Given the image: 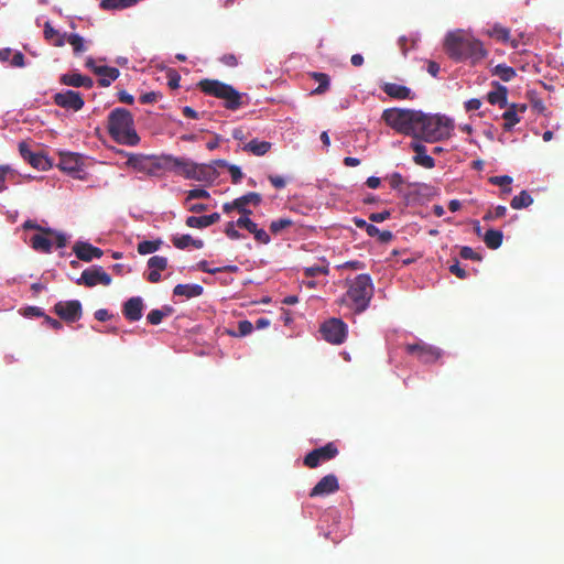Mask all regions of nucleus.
Instances as JSON below:
<instances>
[{"instance_id":"f257e3e1","label":"nucleus","mask_w":564,"mask_h":564,"mask_svg":"<svg viewBox=\"0 0 564 564\" xmlns=\"http://www.w3.org/2000/svg\"><path fill=\"white\" fill-rule=\"evenodd\" d=\"M444 48L449 58L455 62H468L470 65L478 64L488 54L481 41L460 30L446 35Z\"/></svg>"},{"instance_id":"f03ea898","label":"nucleus","mask_w":564,"mask_h":564,"mask_svg":"<svg viewBox=\"0 0 564 564\" xmlns=\"http://www.w3.org/2000/svg\"><path fill=\"white\" fill-rule=\"evenodd\" d=\"M454 130V122L446 116L425 115L419 111L414 139L425 142H438L448 139Z\"/></svg>"},{"instance_id":"7ed1b4c3","label":"nucleus","mask_w":564,"mask_h":564,"mask_svg":"<svg viewBox=\"0 0 564 564\" xmlns=\"http://www.w3.org/2000/svg\"><path fill=\"white\" fill-rule=\"evenodd\" d=\"M108 132L118 143L134 147L139 144L140 137L134 129L132 113L126 108H115L108 115Z\"/></svg>"},{"instance_id":"20e7f679","label":"nucleus","mask_w":564,"mask_h":564,"mask_svg":"<svg viewBox=\"0 0 564 564\" xmlns=\"http://www.w3.org/2000/svg\"><path fill=\"white\" fill-rule=\"evenodd\" d=\"M345 297L350 302L355 313L365 312L373 296V283L369 274L362 273L352 280H347Z\"/></svg>"},{"instance_id":"39448f33","label":"nucleus","mask_w":564,"mask_h":564,"mask_svg":"<svg viewBox=\"0 0 564 564\" xmlns=\"http://www.w3.org/2000/svg\"><path fill=\"white\" fill-rule=\"evenodd\" d=\"M203 93L225 100V107L229 110H237L242 106V95L231 85L217 79H203L198 83Z\"/></svg>"},{"instance_id":"423d86ee","label":"nucleus","mask_w":564,"mask_h":564,"mask_svg":"<svg viewBox=\"0 0 564 564\" xmlns=\"http://www.w3.org/2000/svg\"><path fill=\"white\" fill-rule=\"evenodd\" d=\"M419 111L412 109L390 108L382 112V120L399 133L414 138Z\"/></svg>"},{"instance_id":"0eeeda50","label":"nucleus","mask_w":564,"mask_h":564,"mask_svg":"<svg viewBox=\"0 0 564 564\" xmlns=\"http://www.w3.org/2000/svg\"><path fill=\"white\" fill-rule=\"evenodd\" d=\"M319 330L326 341L333 345H340L347 337L348 327L340 318L333 317L324 322Z\"/></svg>"},{"instance_id":"6e6552de","label":"nucleus","mask_w":564,"mask_h":564,"mask_svg":"<svg viewBox=\"0 0 564 564\" xmlns=\"http://www.w3.org/2000/svg\"><path fill=\"white\" fill-rule=\"evenodd\" d=\"M338 455V448L335 443L329 442L326 445L311 451L304 457V465L308 468H316L321 463L328 462Z\"/></svg>"},{"instance_id":"1a4fd4ad","label":"nucleus","mask_w":564,"mask_h":564,"mask_svg":"<svg viewBox=\"0 0 564 564\" xmlns=\"http://www.w3.org/2000/svg\"><path fill=\"white\" fill-rule=\"evenodd\" d=\"M111 281V276L101 267L94 265L84 270L76 283L87 288H94L97 284L110 285Z\"/></svg>"},{"instance_id":"9d476101","label":"nucleus","mask_w":564,"mask_h":564,"mask_svg":"<svg viewBox=\"0 0 564 564\" xmlns=\"http://www.w3.org/2000/svg\"><path fill=\"white\" fill-rule=\"evenodd\" d=\"M54 313L66 323H74L83 315L82 303L78 300L61 301L54 305Z\"/></svg>"},{"instance_id":"9b49d317","label":"nucleus","mask_w":564,"mask_h":564,"mask_svg":"<svg viewBox=\"0 0 564 564\" xmlns=\"http://www.w3.org/2000/svg\"><path fill=\"white\" fill-rule=\"evenodd\" d=\"M408 354L415 356L420 361L424 364L435 362L441 357V350L436 347L427 345L423 341L415 344H408L405 346Z\"/></svg>"},{"instance_id":"f8f14e48","label":"nucleus","mask_w":564,"mask_h":564,"mask_svg":"<svg viewBox=\"0 0 564 564\" xmlns=\"http://www.w3.org/2000/svg\"><path fill=\"white\" fill-rule=\"evenodd\" d=\"M53 100L58 107L73 111H79L85 105L80 93L75 90L56 93L53 96Z\"/></svg>"},{"instance_id":"ddd939ff","label":"nucleus","mask_w":564,"mask_h":564,"mask_svg":"<svg viewBox=\"0 0 564 564\" xmlns=\"http://www.w3.org/2000/svg\"><path fill=\"white\" fill-rule=\"evenodd\" d=\"M19 152L20 155L34 169L45 171L52 166L46 155H44L42 152H32L25 141L19 143Z\"/></svg>"},{"instance_id":"4468645a","label":"nucleus","mask_w":564,"mask_h":564,"mask_svg":"<svg viewBox=\"0 0 564 564\" xmlns=\"http://www.w3.org/2000/svg\"><path fill=\"white\" fill-rule=\"evenodd\" d=\"M86 66L89 67L96 75L99 76L98 84L101 87H108L110 84L116 80L120 72L116 67H110L106 65H96L94 59L89 58L86 62Z\"/></svg>"},{"instance_id":"2eb2a0df","label":"nucleus","mask_w":564,"mask_h":564,"mask_svg":"<svg viewBox=\"0 0 564 564\" xmlns=\"http://www.w3.org/2000/svg\"><path fill=\"white\" fill-rule=\"evenodd\" d=\"M339 489L338 479L334 474L324 476L311 490L310 497L327 496Z\"/></svg>"},{"instance_id":"dca6fc26","label":"nucleus","mask_w":564,"mask_h":564,"mask_svg":"<svg viewBox=\"0 0 564 564\" xmlns=\"http://www.w3.org/2000/svg\"><path fill=\"white\" fill-rule=\"evenodd\" d=\"M507 107V110L502 113V119L505 120L503 130L511 131L521 121L520 115L527 111L528 106L525 104H511Z\"/></svg>"},{"instance_id":"f3484780","label":"nucleus","mask_w":564,"mask_h":564,"mask_svg":"<svg viewBox=\"0 0 564 564\" xmlns=\"http://www.w3.org/2000/svg\"><path fill=\"white\" fill-rule=\"evenodd\" d=\"M410 148L414 151L413 162L425 169H433L435 160L426 153V147L419 140L414 139L410 143Z\"/></svg>"},{"instance_id":"a211bd4d","label":"nucleus","mask_w":564,"mask_h":564,"mask_svg":"<svg viewBox=\"0 0 564 564\" xmlns=\"http://www.w3.org/2000/svg\"><path fill=\"white\" fill-rule=\"evenodd\" d=\"M73 251L79 260L85 262H89L95 258L98 259L104 254L100 248L83 241L76 242L73 247Z\"/></svg>"},{"instance_id":"6ab92c4d","label":"nucleus","mask_w":564,"mask_h":564,"mask_svg":"<svg viewBox=\"0 0 564 564\" xmlns=\"http://www.w3.org/2000/svg\"><path fill=\"white\" fill-rule=\"evenodd\" d=\"M57 166L62 171L75 175L82 171V158L77 153H61Z\"/></svg>"},{"instance_id":"aec40b11","label":"nucleus","mask_w":564,"mask_h":564,"mask_svg":"<svg viewBox=\"0 0 564 564\" xmlns=\"http://www.w3.org/2000/svg\"><path fill=\"white\" fill-rule=\"evenodd\" d=\"M143 301L140 296L130 297L122 307L123 316L130 322H137L142 317Z\"/></svg>"},{"instance_id":"412c9836","label":"nucleus","mask_w":564,"mask_h":564,"mask_svg":"<svg viewBox=\"0 0 564 564\" xmlns=\"http://www.w3.org/2000/svg\"><path fill=\"white\" fill-rule=\"evenodd\" d=\"M149 274L148 281L151 283H158L161 281V271L167 268V259L162 256H153L148 260Z\"/></svg>"},{"instance_id":"4be33fe9","label":"nucleus","mask_w":564,"mask_h":564,"mask_svg":"<svg viewBox=\"0 0 564 564\" xmlns=\"http://www.w3.org/2000/svg\"><path fill=\"white\" fill-rule=\"evenodd\" d=\"M381 89L391 98L398 99V100H405V99H414L415 95L412 93V90L400 84L395 83H384L381 86Z\"/></svg>"},{"instance_id":"5701e85b","label":"nucleus","mask_w":564,"mask_h":564,"mask_svg":"<svg viewBox=\"0 0 564 564\" xmlns=\"http://www.w3.org/2000/svg\"><path fill=\"white\" fill-rule=\"evenodd\" d=\"M194 170L192 175H189V180L214 182L218 177V172L214 165L195 163Z\"/></svg>"},{"instance_id":"b1692460","label":"nucleus","mask_w":564,"mask_h":564,"mask_svg":"<svg viewBox=\"0 0 564 564\" xmlns=\"http://www.w3.org/2000/svg\"><path fill=\"white\" fill-rule=\"evenodd\" d=\"M59 82L66 86L85 87L88 89L94 86V80L90 77L78 73L64 74L61 76Z\"/></svg>"},{"instance_id":"393cba45","label":"nucleus","mask_w":564,"mask_h":564,"mask_svg":"<svg viewBox=\"0 0 564 564\" xmlns=\"http://www.w3.org/2000/svg\"><path fill=\"white\" fill-rule=\"evenodd\" d=\"M492 85L496 89L487 94V100L491 105H498L500 108H506L508 106V88L498 82H494Z\"/></svg>"},{"instance_id":"a878e982","label":"nucleus","mask_w":564,"mask_h":564,"mask_svg":"<svg viewBox=\"0 0 564 564\" xmlns=\"http://www.w3.org/2000/svg\"><path fill=\"white\" fill-rule=\"evenodd\" d=\"M220 215L218 213H213L205 216H189L186 218L185 224L191 228H206L218 223Z\"/></svg>"},{"instance_id":"bb28decb","label":"nucleus","mask_w":564,"mask_h":564,"mask_svg":"<svg viewBox=\"0 0 564 564\" xmlns=\"http://www.w3.org/2000/svg\"><path fill=\"white\" fill-rule=\"evenodd\" d=\"M261 195L254 192H249L238 198L235 199V204L239 206V213L241 215H251L252 212L247 208V205L252 204L253 206H258L261 203Z\"/></svg>"},{"instance_id":"cd10ccee","label":"nucleus","mask_w":564,"mask_h":564,"mask_svg":"<svg viewBox=\"0 0 564 564\" xmlns=\"http://www.w3.org/2000/svg\"><path fill=\"white\" fill-rule=\"evenodd\" d=\"M203 292L204 288L199 284H177L173 289L174 296H183L187 300L198 297Z\"/></svg>"},{"instance_id":"c85d7f7f","label":"nucleus","mask_w":564,"mask_h":564,"mask_svg":"<svg viewBox=\"0 0 564 564\" xmlns=\"http://www.w3.org/2000/svg\"><path fill=\"white\" fill-rule=\"evenodd\" d=\"M271 142L252 139L242 147V150L256 156H262L271 150Z\"/></svg>"},{"instance_id":"c756f323","label":"nucleus","mask_w":564,"mask_h":564,"mask_svg":"<svg viewBox=\"0 0 564 564\" xmlns=\"http://www.w3.org/2000/svg\"><path fill=\"white\" fill-rule=\"evenodd\" d=\"M44 39L48 41L52 45L56 47L64 46L66 42V34L59 33L57 30L53 28L51 22L44 23Z\"/></svg>"},{"instance_id":"7c9ffc66","label":"nucleus","mask_w":564,"mask_h":564,"mask_svg":"<svg viewBox=\"0 0 564 564\" xmlns=\"http://www.w3.org/2000/svg\"><path fill=\"white\" fill-rule=\"evenodd\" d=\"M172 242L175 248L182 250L188 247H193L195 249H202L204 247L203 240L194 239L191 235L174 236L172 238Z\"/></svg>"},{"instance_id":"2f4dec72","label":"nucleus","mask_w":564,"mask_h":564,"mask_svg":"<svg viewBox=\"0 0 564 564\" xmlns=\"http://www.w3.org/2000/svg\"><path fill=\"white\" fill-rule=\"evenodd\" d=\"M308 75L311 78L318 83V86L312 91V95H323L329 89L330 78L327 74L312 72Z\"/></svg>"},{"instance_id":"473e14b6","label":"nucleus","mask_w":564,"mask_h":564,"mask_svg":"<svg viewBox=\"0 0 564 564\" xmlns=\"http://www.w3.org/2000/svg\"><path fill=\"white\" fill-rule=\"evenodd\" d=\"M486 33L489 37L501 43L510 41V29L501 25L500 23H495Z\"/></svg>"},{"instance_id":"72a5a7b5","label":"nucleus","mask_w":564,"mask_h":564,"mask_svg":"<svg viewBox=\"0 0 564 564\" xmlns=\"http://www.w3.org/2000/svg\"><path fill=\"white\" fill-rule=\"evenodd\" d=\"M194 169L195 162L184 158H176L174 173L189 180V175H192L193 171H195Z\"/></svg>"},{"instance_id":"f704fd0d","label":"nucleus","mask_w":564,"mask_h":564,"mask_svg":"<svg viewBox=\"0 0 564 564\" xmlns=\"http://www.w3.org/2000/svg\"><path fill=\"white\" fill-rule=\"evenodd\" d=\"M52 240L44 235H34L31 238V247L43 253H50L52 251Z\"/></svg>"},{"instance_id":"c9c22d12","label":"nucleus","mask_w":564,"mask_h":564,"mask_svg":"<svg viewBox=\"0 0 564 564\" xmlns=\"http://www.w3.org/2000/svg\"><path fill=\"white\" fill-rule=\"evenodd\" d=\"M491 74L494 76H498L502 82H506V83L512 80L517 76L516 69L506 64L496 65L492 68Z\"/></svg>"},{"instance_id":"e433bc0d","label":"nucleus","mask_w":564,"mask_h":564,"mask_svg":"<svg viewBox=\"0 0 564 564\" xmlns=\"http://www.w3.org/2000/svg\"><path fill=\"white\" fill-rule=\"evenodd\" d=\"M175 162H176L175 156L163 154L160 156H154L152 165L159 170L174 172Z\"/></svg>"},{"instance_id":"4c0bfd02","label":"nucleus","mask_w":564,"mask_h":564,"mask_svg":"<svg viewBox=\"0 0 564 564\" xmlns=\"http://www.w3.org/2000/svg\"><path fill=\"white\" fill-rule=\"evenodd\" d=\"M502 232L496 229H489L484 235V242L489 249H498L502 245Z\"/></svg>"},{"instance_id":"58836bf2","label":"nucleus","mask_w":564,"mask_h":564,"mask_svg":"<svg viewBox=\"0 0 564 564\" xmlns=\"http://www.w3.org/2000/svg\"><path fill=\"white\" fill-rule=\"evenodd\" d=\"M138 2L139 0H101L100 8L104 10H122Z\"/></svg>"},{"instance_id":"ea45409f","label":"nucleus","mask_w":564,"mask_h":564,"mask_svg":"<svg viewBox=\"0 0 564 564\" xmlns=\"http://www.w3.org/2000/svg\"><path fill=\"white\" fill-rule=\"evenodd\" d=\"M532 203H533V198L531 197V195L527 191H522V192H520L519 195H516L511 199L510 206L513 209H521V208L530 206Z\"/></svg>"},{"instance_id":"a19ab883","label":"nucleus","mask_w":564,"mask_h":564,"mask_svg":"<svg viewBox=\"0 0 564 564\" xmlns=\"http://www.w3.org/2000/svg\"><path fill=\"white\" fill-rule=\"evenodd\" d=\"M161 245H162L161 239L153 240V241L144 240L138 245V252L140 254H150V253H153L156 250H159Z\"/></svg>"},{"instance_id":"79ce46f5","label":"nucleus","mask_w":564,"mask_h":564,"mask_svg":"<svg viewBox=\"0 0 564 564\" xmlns=\"http://www.w3.org/2000/svg\"><path fill=\"white\" fill-rule=\"evenodd\" d=\"M66 42L72 45L75 54H79L86 51L85 41L79 34L74 33L66 35Z\"/></svg>"},{"instance_id":"37998d69","label":"nucleus","mask_w":564,"mask_h":564,"mask_svg":"<svg viewBox=\"0 0 564 564\" xmlns=\"http://www.w3.org/2000/svg\"><path fill=\"white\" fill-rule=\"evenodd\" d=\"M172 312V308L166 307L165 310H152L147 319L151 325H159L162 319Z\"/></svg>"},{"instance_id":"c03bdc74","label":"nucleus","mask_w":564,"mask_h":564,"mask_svg":"<svg viewBox=\"0 0 564 564\" xmlns=\"http://www.w3.org/2000/svg\"><path fill=\"white\" fill-rule=\"evenodd\" d=\"M293 221L290 218H280L276 220H272L270 224V231L273 235L280 234L282 230L291 227Z\"/></svg>"},{"instance_id":"a18cd8bd","label":"nucleus","mask_w":564,"mask_h":564,"mask_svg":"<svg viewBox=\"0 0 564 564\" xmlns=\"http://www.w3.org/2000/svg\"><path fill=\"white\" fill-rule=\"evenodd\" d=\"M304 275L306 278H314L321 274H328V265H311L303 269Z\"/></svg>"},{"instance_id":"49530a36","label":"nucleus","mask_w":564,"mask_h":564,"mask_svg":"<svg viewBox=\"0 0 564 564\" xmlns=\"http://www.w3.org/2000/svg\"><path fill=\"white\" fill-rule=\"evenodd\" d=\"M236 225L239 228H245L250 234L254 232L256 227L258 226L254 221L250 219V215H241L236 221Z\"/></svg>"},{"instance_id":"de8ad7c7","label":"nucleus","mask_w":564,"mask_h":564,"mask_svg":"<svg viewBox=\"0 0 564 564\" xmlns=\"http://www.w3.org/2000/svg\"><path fill=\"white\" fill-rule=\"evenodd\" d=\"M507 208L502 205L497 206L494 210H489L485 214L484 220L489 221L497 218H501L506 215Z\"/></svg>"},{"instance_id":"09e8293b","label":"nucleus","mask_w":564,"mask_h":564,"mask_svg":"<svg viewBox=\"0 0 564 564\" xmlns=\"http://www.w3.org/2000/svg\"><path fill=\"white\" fill-rule=\"evenodd\" d=\"M459 254L463 259H466V260H474V261L481 260V256L479 253H477L473 248L467 247V246L462 247Z\"/></svg>"},{"instance_id":"8fccbe9b","label":"nucleus","mask_w":564,"mask_h":564,"mask_svg":"<svg viewBox=\"0 0 564 564\" xmlns=\"http://www.w3.org/2000/svg\"><path fill=\"white\" fill-rule=\"evenodd\" d=\"M209 193L204 188H194L187 192L186 200L198 199V198H209Z\"/></svg>"},{"instance_id":"3c124183","label":"nucleus","mask_w":564,"mask_h":564,"mask_svg":"<svg viewBox=\"0 0 564 564\" xmlns=\"http://www.w3.org/2000/svg\"><path fill=\"white\" fill-rule=\"evenodd\" d=\"M252 235L259 243L268 245L271 241L269 234L264 229L258 228V226Z\"/></svg>"},{"instance_id":"603ef678","label":"nucleus","mask_w":564,"mask_h":564,"mask_svg":"<svg viewBox=\"0 0 564 564\" xmlns=\"http://www.w3.org/2000/svg\"><path fill=\"white\" fill-rule=\"evenodd\" d=\"M235 226H237L236 223L229 221L225 227V234L231 240H238L241 238V234L235 228Z\"/></svg>"},{"instance_id":"864d4df0","label":"nucleus","mask_w":564,"mask_h":564,"mask_svg":"<svg viewBox=\"0 0 564 564\" xmlns=\"http://www.w3.org/2000/svg\"><path fill=\"white\" fill-rule=\"evenodd\" d=\"M227 169H228V172L230 173L231 182L234 184L240 183V181L242 180V176H243L240 167L237 165H234V164H229Z\"/></svg>"},{"instance_id":"5fc2aeb1","label":"nucleus","mask_w":564,"mask_h":564,"mask_svg":"<svg viewBox=\"0 0 564 564\" xmlns=\"http://www.w3.org/2000/svg\"><path fill=\"white\" fill-rule=\"evenodd\" d=\"M489 182L497 186H508L512 183V178L509 175L491 176Z\"/></svg>"},{"instance_id":"6e6d98bb","label":"nucleus","mask_w":564,"mask_h":564,"mask_svg":"<svg viewBox=\"0 0 564 564\" xmlns=\"http://www.w3.org/2000/svg\"><path fill=\"white\" fill-rule=\"evenodd\" d=\"M23 228L24 229H34V230H39V231H42L44 235H51V234H54V230L51 229V228H43L42 226L37 225L35 221L33 220H26L24 224H23Z\"/></svg>"},{"instance_id":"4d7b16f0","label":"nucleus","mask_w":564,"mask_h":564,"mask_svg":"<svg viewBox=\"0 0 564 564\" xmlns=\"http://www.w3.org/2000/svg\"><path fill=\"white\" fill-rule=\"evenodd\" d=\"M12 172L10 165H0V193L7 189L6 180L7 175Z\"/></svg>"},{"instance_id":"13d9d810","label":"nucleus","mask_w":564,"mask_h":564,"mask_svg":"<svg viewBox=\"0 0 564 564\" xmlns=\"http://www.w3.org/2000/svg\"><path fill=\"white\" fill-rule=\"evenodd\" d=\"M403 183V176L398 172H394L389 176V184L393 189H398Z\"/></svg>"},{"instance_id":"bf43d9fd","label":"nucleus","mask_w":564,"mask_h":564,"mask_svg":"<svg viewBox=\"0 0 564 564\" xmlns=\"http://www.w3.org/2000/svg\"><path fill=\"white\" fill-rule=\"evenodd\" d=\"M391 212L390 210H383L381 213H372L369 215V220L372 223H382L390 218Z\"/></svg>"},{"instance_id":"052dcab7","label":"nucleus","mask_w":564,"mask_h":564,"mask_svg":"<svg viewBox=\"0 0 564 564\" xmlns=\"http://www.w3.org/2000/svg\"><path fill=\"white\" fill-rule=\"evenodd\" d=\"M252 324L247 319L240 321L238 324V330L240 336L249 335L252 332Z\"/></svg>"},{"instance_id":"680f3d73","label":"nucleus","mask_w":564,"mask_h":564,"mask_svg":"<svg viewBox=\"0 0 564 564\" xmlns=\"http://www.w3.org/2000/svg\"><path fill=\"white\" fill-rule=\"evenodd\" d=\"M159 97H160V94H158L155 91H149V93L141 95L140 102L144 104V105L153 104V102L158 101Z\"/></svg>"},{"instance_id":"e2e57ef3","label":"nucleus","mask_w":564,"mask_h":564,"mask_svg":"<svg viewBox=\"0 0 564 564\" xmlns=\"http://www.w3.org/2000/svg\"><path fill=\"white\" fill-rule=\"evenodd\" d=\"M220 62L229 67H235L238 65V58L235 54L228 53L220 57Z\"/></svg>"},{"instance_id":"0e129e2a","label":"nucleus","mask_w":564,"mask_h":564,"mask_svg":"<svg viewBox=\"0 0 564 564\" xmlns=\"http://www.w3.org/2000/svg\"><path fill=\"white\" fill-rule=\"evenodd\" d=\"M449 272L455 274L459 279L467 278V272L463 268H460L459 262L456 260L455 263H453L449 267Z\"/></svg>"},{"instance_id":"69168bd1","label":"nucleus","mask_w":564,"mask_h":564,"mask_svg":"<svg viewBox=\"0 0 564 564\" xmlns=\"http://www.w3.org/2000/svg\"><path fill=\"white\" fill-rule=\"evenodd\" d=\"M24 315L28 317L35 316V317H45V313L41 307L37 306H28L24 310Z\"/></svg>"},{"instance_id":"338daca9","label":"nucleus","mask_w":564,"mask_h":564,"mask_svg":"<svg viewBox=\"0 0 564 564\" xmlns=\"http://www.w3.org/2000/svg\"><path fill=\"white\" fill-rule=\"evenodd\" d=\"M11 65L13 67H24V65H25V57H24L23 53L15 52L13 54V56H12Z\"/></svg>"},{"instance_id":"774afa93","label":"nucleus","mask_w":564,"mask_h":564,"mask_svg":"<svg viewBox=\"0 0 564 564\" xmlns=\"http://www.w3.org/2000/svg\"><path fill=\"white\" fill-rule=\"evenodd\" d=\"M270 183L278 189L285 187V180L280 175H269Z\"/></svg>"}]
</instances>
